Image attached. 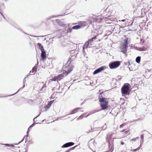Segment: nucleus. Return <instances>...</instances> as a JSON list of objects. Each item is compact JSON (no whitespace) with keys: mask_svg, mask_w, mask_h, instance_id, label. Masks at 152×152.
I'll list each match as a JSON object with an SVG mask.
<instances>
[{"mask_svg":"<svg viewBox=\"0 0 152 152\" xmlns=\"http://www.w3.org/2000/svg\"><path fill=\"white\" fill-rule=\"evenodd\" d=\"M129 39L128 38H126L124 40V43L120 47L121 52L124 54H125L126 56H127V55L126 54L127 51V48H128V45L129 43Z\"/></svg>","mask_w":152,"mask_h":152,"instance_id":"nucleus-1","label":"nucleus"},{"mask_svg":"<svg viewBox=\"0 0 152 152\" xmlns=\"http://www.w3.org/2000/svg\"><path fill=\"white\" fill-rule=\"evenodd\" d=\"M130 85L128 83H125L123 86L121 88V92L122 96L129 95L130 92Z\"/></svg>","mask_w":152,"mask_h":152,"instance_id":"nucleus-2","label":"nucleus"},{"mask_svg":"<svg viewBox=\"0 0 152 152\" xmlns=\"http://www.w3.org/2000/svg\"><path fill=\"white\" fill-rule=\"evenodd\" d=\"M72 70V68L69 67L68 70L66 71H64L62 74H60L56 76L58 80H60L62 79L64 76L70 72Z\"/></svg>","mask_w":152,"mask_h":152,"instance_id":"nucleus-3","label":"nucleus"},{"mask_svg":"<svg viewBox=\"0 0 152 152\" xmlns=\"http://www.w3.org/2000/svg\"><path fill=\"white\" fill-rule=\"evenodd\" d=\"M120 64V61H115L110 62L109 65L110 69H113L118 67Z\"/></svg>","mask_w":152,"mask_h":152,"instance_id":"nucleus-4","label":"nucleus"},{"mask_svg":"<svg viewBox=\"0 0 152 152\" xmlns=\"http://www.w3.org/2000/svg\"><path fill=\"white\" fill-rule=\"evenodd\" d=\"M106 68V67L105 66H102L99 68L95 70L93 73V75H96L101 71L104 70Z\"/></svg>","mask_w":152,"mask_h":152,"instance_id":"nucleus-5","label":"nucleus"},{"mask_svg":"<svg viewBox=\"0 0 152 152\" xmlns=\"http://www.w3.org/2000/svg\"><path fill=\"white\" fill-rule=\"evenodd\" d=\"M100 104L102 110H105L107 108L108 102L107 101L106 102H105L101 103Z\"/></svg>","mask_w":152,"mask_h":152,"instance_id":"nucleus-6","label":"nucleus"},{"mask_svg":"<svg viewBox=\"0 0 152 152\" xmlns=\"http://www.w3.org/2000/svg\"><path fill=\"white\" fill-rule=\"evenodd\" d=\"M41 60L42 61H44L45 60L47 56L46 51L45 50L41 51Z\"/></svg>","mask_w":152,"mask_h":152,"instance_id":"nucleus-7","label":"nucleus"},{"mask_svg":"<svg viewBox=\"0 0 152 152\" xmlns=\"http://www.w3.org/2000/svg\"><path fill=\"white\" fill-rule=\"evenodd\" d=\"M83 109V108L82 107H78V108H76L75 109H73L72 112L71 113L69 114L68 115H69V114H73L74 113H77V111L78 110H80V109Z\"/></svg>","mask_w":152,"mask_h":152,"instance_id":"nucleus-8","label":"nucleus"},{"mask_svg":"<svg viewBox=\"0 0 152 152\" xmlns=\"http://www.w3.org/2000/svg\"><path fill=\"white\" fill-rule=\"evenodd\" d=\"M26 77H25V78H24V79H23V87H22V88H19L18 90V91L16 92L15 93V94L12 95H9V96H12V95H14L15 94L17 93L18 91H19L21 89H22V88H23L24 87H25V82H26Z\"/></svg>","mask_w":152,"mask_h":152,"instance_id":"nucleus-9","label":"nucleus"},{"mask_svg":"<svg viewBox=\"0 0 152 152\" xmlns=\"http://www.w3.org/2000/svg\"><path fill=\"white\" fill-rule=\"evenodd\" d=\"M37 45L39 47V48L40 50L41 51L45 50L43 47L41 43H37Z\"/></svg>","mask_w":152,"mask_h":152,"instance_id":"nucleus-10","label":"nucleus"},{"mask_svg":"<svg viewBox=\"0 0 152 152\" xmlns=\"http://www.w3.org/2000/svg\"><path fill=\"white\" fill-rule=\"evenodd\" d=\"M95 144V143L94 140L93 141L92 139L89 142L88 144V146L89 148L91 149L90 148V147L92 146V145H93L94 146Z\"/></svg>","mask_w":152,"mask_h":152,"instance_id":"nucleus-11","label":"nucleus"},{"mask_svg":"<svg viewBox=\"0 0 152 152\" xmlns=\"http://www.w3.org/2000/svg\"><path fill=\"white\" fill-rule=\"evenodd\" d=\"M99 102L101 103L105 102L107 101L106 100V99L104 97H102L101 98H100L99 96Z\"/></svg>","mask_w":152,"mask_h":152,"instance_id":"nucleus-12","label":"nucleus"},{"mask_svg":"<svg viewBox=\"0 0 152 152\" xmlns=\"http://www.w3.org/2000/svg\"><path fill=\"white\" fill-rule=\"evenodd\" d=\"M80 25H75L73 27H72V29H78L80 28Z\"/></svg>","mask_w":152,"mask_h":152,"instance_id":"nucleus-13","label":"nucleus"},{"mask_svg":"<svg viewBox=\"0 0 152 152\" xmlns=\"http://www.w3.org/2000/svg\"><path fill=\"white\" fill-rule=\"evenodd\" d=\"M89 43L87 41L86 42L85 44L83 45V49L84 50L85 48H87L88 47V46L89 45Z\"/></svg>","mask_w":152,"mask_h":152,"instance_id":"nucleus-14","label":"nucleus"},{"mask_svg":"<svg viewBox=\"0 0 152 152\" xmlns=\"http://www.w3.org/2000/svg\"><path fill=\"white\" fill-rule=\"evenodd\" d=\"M56 21L60 26H62L63 25V23L60 20L57 19L56 20Z\"/></svg>","mask_w":152,"mask_h":152,"instance_id":"nucleus-15","label":"nucleus"},{"mask_svg":"<svg viewBox=\"0 0 152 152\" xmlns=\"http://www.w3.org/2000/svg\"><path fill=\"white\" fill-rule=\"evenodd\" d=\"M27 135H25L24 136L23 138V139L22 140L20 141V142H18V143H16V144H14L15 145H18V144L20 143L21 142H22L24 139H25V142H26L27 140H26L27 139Z\"/></svg>","mask_w":152,"mask_h":152,"instance_id":"nucleus-16","label":"nucleus"},{"mask_svg":"<svg viewBox=\"0 0 152 152\" xmlns=\"http://www.w3.org/2000/svg\"><path fill=\"white\" fill-rule=\"evenodd\" d=\"M141 57H140L138 56L137 57L136 59V61L138 63H140V61Z\"/></svg>","mask_w":152,"mask_h":152,"instance_id":"nucleus-17","label":"nucleus"},{"mask_svg":"<svg viewBox=\"0 0 152 152\" xmlns=\"http://www.w3.org/2000/svg\"><path fill=\"white\" fill-rule=\"evenodd\" d=\"M145 50V48L144 47L142 48H138L137 49V50L140 51H143Z\"/></svg>","mask_w":152,"mask_h":152,"instance_id":"nucleus-18","label":"nucleus"},{"mask_svg":"<svg viewBox=\"0 0 152 152\" xmlns=\"http://www.w3.org/2000/svg\"><path fill=\"white\" fill-rule=\"evenodd\" d=\"M37 64L36 65H35L32 68V69L33 70V71H35L36 72L37 71V65L38 64V61H37Z\"/></svg>","mask_w":152,"mask_h":152,"instance_id":"nucleus-19","label":"nucleus"},{"mask_svg":"<svg viewBox=\"0 0 152 152\" xmlns=\"http://www.w3.org/2000/svg\"><path fill=\"white\" fill-rule=\"evenodd\" d=\"M59 16V15H56V16H51L47 18V19H46V20H50L52 18L57 17H58V16Z\"/></svg>","mask_w":152,"mask_h":152,"instance_id":"nucleus-20","label":"nucleus"},{"mask_svg":"<svg viewBox=\"0 0 152 152\" xmlns=\"http://www.w3.org/2000/svg\"><path fill=\"white\" fill-rule=\"evenodd\" d=\"M67 145L68 147H69L73 145L74 144V143L72 142H69L67 143Z\"/></svg>","mask_w":152,"mask_h":152,"instance_id":"nucleus-21","label":"nucleus"},{"mask_svg":"<svg viewBox=\"0 0 152 152\" xmlns=\"http://www.w3.org/2000/svg\"><path fill=\"white\" fill-rule=\"evenodd\" d=\"M46 86L45 84L44 85L42 86V88L40 89V91H44L45 90V88H46Z\"/></svg>","mask_w":152,"mask_h":152,"instance_id":"nucleus-22","label":"nucleus"},{"mask_svg":"<svg viewBox=\"0 0 152 152\" xmlns=\"http://www.w3.org/2000/svg\"><path fill=\"white\" fill-rule=\"evenodd\" d=\"M97 112V111L96 110L92 111L88 113V115H90L93 114L94 113H95L96 112Z\"/></svg>","mask_w":152,"mask_h":152,"instance_id":"nucleus-23","label":"nucleus"},{"mask_svg":"<svg viewBox=\"0 0 152 152\" xmlns=\"http://www.w3.org/2000/svg\"><path fill=\"white\" fill-rule=\"evenodd\" d=\"M94 39V38H93L90 39H89L88 41V42L89 43V44L90 45H92V43L93 41V40Z\"/></svg>","mask_w":152,"mask_h":152,"instance_id":"nucleus-24","label":"nucleus"},{"mask_svg":"<svg viewBox=\"0 0 152 152\" xmlns=\"http://www.w3.org/2000/svg\"><path fill=\"white\" fill-rule=\"evenodd\" d=\"M4 145L7 147H13L14 146V145L12 144H4Z\"/></svg>","mask_w":152,"mask_h":152,"instance_id":"nucleus-25","label":"nucleus"},{"mask_svg":"<svg viewBox=\"0 0 152 152\" xmlns=\"http://www.w3.org/2000/svg\"><path fill=\"white\" fill-rule=\"evenodd\" d=\"M52 81H56V80L58 81L57 77H54L53 78L50 80Z\"/></svg>","mask_w":152,"mask_h":152,"instance_id":"nucleus-26","label":"nucleus"},{"mask_svg":"<svg viewBox=\"0 0 152 152\" xmlns=\"http://www.w3.org/2000/svg\"><path fill=\"white\" fill-rule=\"evenodd\" d=\"M69 147L68 145H67V143H66L65 144L63 145L62 146V148H64Z\"/></svg>","mask_w":152,"mask_h":152,"instance_id":"nucleus-27","label":"nucleus"},{"mask_svg":"<svg viewBox=\"0 0 152 152\" xmlns=\"http://www.w3.org/2000/svg\"><path fill=\"white\" fill-rule=\"evenodd\" d=\"M80 23L82 25L85 26L86 25V23L85 21H83L81 22Z\"/></svg>","mask_w":152,"mask_h":152,"instance_id":"nucleus-28","label":"nucleus"},{"mask_svg":"<svg viewBox=\"0 0 152 152\" xmlns=\"http://www.w3.org/2000/svg\"><path fill=\"white\" fill-rule=\"evenodd\" d=\"M140 149V148L138 147V148H137L134 149H131V151H133L134 152H135V151H138Z\"/></svg>","mask_w":152,"mask_h":152,"instance_id":"nucleus-29","label":"nucleus"},{"mask_svg":"<svg viewBox=\"0 0 152 152\" xmlns=\"http://www.w3.org/2000/svg\"><path fill=\"white\" fill-rule=\"evenodd\" d=\"M54 101V100H53V101H50L48 104V105H49V106L50 107V106L51 105V104H52L53 102Z\"/></svg>","mask_w":152,"mask_h":152,"instance_id":"nucleus-30","label":"nucleus"},{"mask_svg":"<svg viewBox=\"0 0 152 152\" xmlns=\"http://www.w3.org/2000/svg\"><path fill=\"white\" fill-rule=\"evenodd\" d=\"M144 135L143 134H142L141 136V139L142 141V142H143L144 141Z\"/></svg>","mask_w":152,"mask_h":152,"instance_id":"nucleus-31","label":"nucleus"},{"mask_svg":"<svg viewBox=\"0 0 152 152\" xmlns=\"http://www.w3.org/2000/svg\"><path fill=\"white\" fill-rule=\"evenodd\" d=\"M136 139H135V138H133L132 139L130 140V142H131V141H136Z\"/></svg>","mask_w":152,"mask_h":152,"instance_id":"nucleus-32","label":"nucleus"},{"mask_svg":"<svg viewBox=\"0 0 152 152\" xmlns=\"http://www.w3.org/2000/svg\"><path fill=\"white\" fill-rule=\"evenodd\" d=\"M18 29L20 30L21 32H22L23 33H24L25 34L28 35L23 30L21 29Z\"/></svg>","mask_w":152,"mask_h":152,"instance_id":"nucleus-33","label":"nucleus"},{"mask_svg":"<svg viewBox=\"0 0 152 152\" xmlns=\"http://www.w3.org/2000/svg\"><path fill=\"white\" fill-rule=\"evenodd\" d=\"M30 73H32V74L34 75L35 73L36 72L34 71H33V70L32 69V70L31 71H30Z\"/></svg>","mask_w":152,"mask_h":152,"instance_id":"nucleus-34","label":"nucleus"},{"mask_svg":"<svg viewBox=\"0 0 152 152\" xmlns=\"http://www.w3.org/2000/svg\"><path fill=\"white\" fill-rule=\"evenodd\" d=\"M28 102L29 103H32L33 102V101L31 99H28Z\"/></svg>","mask_w":152,"mask_h":152,"instance_id":"nucleus-35","label":"nucleus"},{"mask_svg":"<svg viewBox=\"0 0 152 152\" xmlns=\"http://www.w3.org/2000/svg\"><path fill=\"white\" fill-rule=\"evenodd\" d=\"M83 115H80V116H79L78 118H77V119L78 120L79 119H82L83 118Z\"/></svg>","mask_w":152,"mask_h":152,"instance_id":"nucleus-36","label":"nucleus"},{"mask_svg":"<svg viewBox=\"0 0 152 152\" xmlns=\"http://www.w3.org/2000/svg\"><path fill=\"white\" fill-rule=\"evenodd\" d=\"M50 107L48 105H46V106H45V108H48V109L50 108Z\"/></svg>","mask_w":152,"mask_h":152,"instance_id":"nucleus-37","label":"nucleus"},{"mask_svg":"<svg viewBox=\"0 0 152 152\" xmlns=\"http://www.w3.org/2000/svg\"><path fill=\"white\" fill-rule=\"evenodd\" d=\"M129 132V131L128 130L126 131L124 133L125 134V135L127 134Z\"/></svg>","mask_w":152,"mask_h":152,"instance_id":"nucleus-38","label":"nucleus"},{"mask_svg":"<svg viewBox=\"0 0 152 152\" xmlns=\"http://www.w3.org/2000/svg\"><path fill=\"white\" fill-rule=\"evenodd\" d=\"M113 149L112 148L110 150V151H109V152H112V151H113Z\"/></svg>","mask_w":152,"mask_h":152,"instance_id":"nucleus-39","label":"nucleus"},{"mask_svg":"<svg viewBox=\"0 0 152 152\" xmlns=\"http://www.w3.org/2000/svg\"><path fill=\"white\" fill-rule=\"evenodd\" d=\"M121 144L123 145L124 144V143L123 142H121Z\"/></svg>","mask_w":152,"mask_h":152,"instance_id":"nucleus-40","label":"nucleus"},{"mask_svg":"<svg viewBox=\"0 0 152 152\" xmlns=\"http://www.w3.org/2000/svg\"><path fill=\"white\" fill-rule=\"evenodd\" d=\"M34 124H32L31 126H30L29 128H30V127H33L34 126Z\"/></svg>","mask_w":152,"mask_h":152,"instance_id":"nucleus-41","label":"nucleus"},{"mask_svg":"<svg viewBox=\"0 0 152 152\" xmlns=\"http://www.w3.org/2000/svg\"><path fill=\"white\" fill-rule=\"evenodd\" d=\"M33 37H43V36H32Z\"/></svg>","mask_w":152,"mask_h":152,"instance_id":"nucleus-42","label":"nucleus"},{"mask_svg":"<svg viewBox=\"0 0 152 152\" xmlns=\"http://www.w3.org/2000/svg\"><path fill=\"white\" fill-rule=\"evenodd\" d=\"M125 130H122V131H121L120 132H124V131H125Z\"/></svg>","mask_w":152,"mask_h":152,"instance_id":"nucleus-43","label":"nucleus"},{"mask_svg":"<svg viewBox=\"0 0 152 152\" xmlns=\"http://www.w3.org/2000/svg\"><path fill=\"white\" fill-rule=\"evenodd\" d=\"M121 79V78L120 77L118 78V80H120Z\"/></svg>","mask_w":152,"mask_h":152,"instance_id":"nucleus-44","label":"nucleus"},{"mask_svg":"<svg viewBox=\"0 0 152 152\" xmlns=\"http://www.w3.org/2000/svg\"><path fill=\"white\" fill-rule=\"evenodd\" d=\"M125 20L124 19V20H121V21H122V22H124V21H125Z\"/></svg>","mask_w":152,"mask_h":152,"instance_id":"nucleus-45","label":"nucleus"},{"mask_svg":"<svg viewBox=\"0 0 152 152\" xmlns=\"http://www.w3.org/2000/svg\"><path fill=\"white\" fill-rule=\"evenodd\" d=\"M89 115H87L85 116V117H86V118H87V117H88V116H89Z\"/></svg>","mask_w":152,"mask_h":152,"instance_id":"nucleus-46","label":"nucleus"},{"mask_svg":"<svg viewBox=\"0 0 152 152\" xmlns=\"http://www.w3.org/2000/svg\"><path fill=\"white\" fill-rule=\"evenodd\" d=\"M144 41H143V42H142V43L141 44L142 45H143V43L144 42Z\"/></svg>","mask_w":152,"mask_h":152,"instance_id":"nucleus-47","label":"nucleus"},{"mask_svg":"<svg viewBox=\"0 0 152 152\" xmlns=\"http://www.w3.org/2000/svg\"><path fill=\"white\" fill-rule=\"evenodd\" d=\"M75 148V147H73V148H72V149H73L74 148Z\"/></svg>","mask_w":152,"mask_h":152,"instance_id":"nucleus-48","label":"nucleus"},{"mask_svg":"<svg viewBox=\"0 0 152 152\" xmlns=\"http://www.w3.org/2000/svg\"><path fill=\"white\" fill-rule=\"evenodd\" d=\"M139 138V137H137L136 138H135L136 139V140H137V139H138Z\"/></svg>","mask_w":152,"mask_h":152,"instance_id":"nucleus-49","label":"nucleus"},{"mask_svg":"<svg viewBox=\"0 0 152 152\" xmlns=\"http://www.w3.org/2000/svg\"><path fill=\"white\" fill-rule=\"evenodd\" d=\"M28 75H26V76H25V77H26H26H28Z\"/></svg>","mask_w":152,"mask_h":152,"instance_id":"nucleus-50","label":"nucleus"},{"mask_svg":"<svg viewBox=\"0 0 152 152\" xmlns=\"http://www.w3.org/2000/svg\"><path fill=\"white\" fill-rule=\"evenodd\" d=\"M1 5H2V6H4V4H1Z\"/></svg>","mask_w":152,"mask_h":152,"instance_id":"nucleus-51","label":"nucleus"},{"mask_svg":"<svg viewBox=\"0 0 152 152\" xmlns=\"http://www.w3.org/2000/svg\"><path fill=\"white\" fill-rule=\"evenodd\" d=\"M39 115H38V116H37L35 118H37V117H38V116H39Z\"/></svg>","mask_w":152,"mask_h":152,"instance_id":"nucleus-52","label":"nucleus"},{"mask_svg":"<svg viewBox=\"0 0 152 152\" xmlns=\"http://www.w3.org/2000/svg\"><path fill=\"white\" fill-rule=\"evenodd\" d=\"M122 127V125H121L120 126V127Z\"/></svg>","mask_w":152,"mask_h":152,"instance_id":"nucleus-53","label":"nucleus"},{"mask_svg":"<svg viewBox=\"0 0 152 152\" xmlns=\"http://www.w3.org/2000/svg\"><path fill=\"white\" fill-rule=\"evenodd\" d=\"M28 131H27V133H28Z\"/></svg>","mask_w":152,"mask_h":152,"instance_id":"nucleus-54","label":"nucleus"},{"mask_svg":"<svg viewBox=\"0 0 152 152\" xmlns=\"http://www.w3.org/2000/svg\"><path fill=\"white\" fill-rule=\"evenodd\" d=\"M142 40L141 39H140V41H141V42H142Z\"/></svg>","mask_w":152,"mask_h":152,"instance_id":"nucleus-55","label":"nucleus"},{"mask_svg":"<svg viewBox=\"0 0 152 152\" xmlns=\"http://www.w3.org/2000/svg\"><path fill=\"white\" fill-rule=\"evenodd\" d=\"M24 150L25 151H26V149H24Z\"/></svg>","mask_w":152,"mask_h":152,"instance_id":"nucleus-56","label":"nucleus"},{"mask_svg":"<svg viewBox=\"0 0 152 152\" xmlns=\"http://www.w3.org/2000/svg\"><path fill=\"white\" fill-rule=\"evenodd\" d=\"M80 112H83V110H81V111H80Z\"/></svg>","mask_w":152,"mask_h":152,"instance_id":"nucleus-57","label":"nucleus"},{"mask_svg":"<svg viewBox=\"0 0 152 152\" xmlns=\"http://www.w3.org/2000/svg\"><path fill=\"white\" fill-rule=\"evenodd\" d=\"M83 103H82L81 104V105H82V104H83Z\"/></svg>","mask_w":152,"mask_h":152,"instance_id":"nucleus-58","label":"nucleus"},{"mask_svg":"<svg viewBox=\"0 0 152 152\" xmlns=\"http://www.w3.org/2000/svg\"><path fill=\"white\" fill-rule=\"evenodd\" d=\"M72 57H73L72 56H71V58H72Z\"/></svg>","mask_w":152,"mask_h":152,"instance_id":"nucleus-59","label":"nucleus"},{"mask_svg":"<svg viewBox=\"0 0 152 152\" xmlns=\"http://www.w3.org/2000/svg\"><path fill=\"white\" fill-rule=\"evenodd\" d=\"M29 39H31L30 38V37H29Z\"/></svg>","mask_w":152,"mask_h":152,"instance_id":"nucleus-60","label":"nucleus"},{"mask_svg":"<svg viewBox=\"0 0 152 152\" xmlns=\"http://www.w3.org/2000/svg\"><path fill=\"white\" fill-rule=\"evenodd\" d=\"M5 96H3V97H5Z\"/></svg>","mask_w":152,"mask_h":152,"instance_id":"nucleus-61","label":"nucleus"},{"mask_svg":"<svg viewBox=\"0 0 152 152\" xmlns=\"http://www.w3.org/2000/svg\"><path fill=\"white\" fill-rule=\"evenodd\" d=\"M96 152L95 151H94V152Z\"/></svg>","mask_w":152,"mask_h":152,"instance_id":"nucleus-62","label":"nucleus"}]
</instances>
